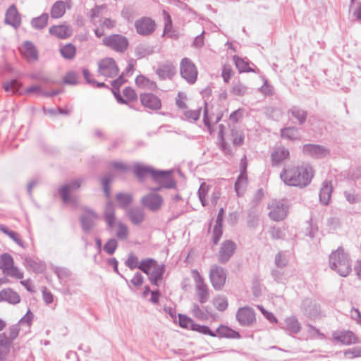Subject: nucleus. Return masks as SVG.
Instances as JSON below:
<instances>
[{"mask_svg":"<svg viewBox=\"0 0 361 361\" xmlns=\"http://www.w3.org/2000/svg\"><path fill=\"white\" fill-rule=\"evenodd\" d=\"M313 176V169L307 164L287 166L280 173V178L286 185L300 188L307 186Z\"/></svg>","mask_w":361,"mask_h":361,"instance_id":"1","label":"nucleus"},{"mask_svg":"<svg viewBox=\"0 0 361 361\" xmlns=\"http://www.w3.org/2000/svg\"><path fill=\"white\" fill-rule=\"evenodd\" d=\"M104 219L107 229L114 232L115 236L120 240H127L130 235L129 228L123 221L117 220L115 206L111 202H107L104 209Z\"/></svg>","mask_w":361,"mask_h":361,"instance_id":"2","label":"nucleus"},{"mask_svg":"<svg viewBox=\"0 0 361 361\" xmlns=\"http://www.w3.org/2000/svg\"><path fill=\"white\" fill-rule=\"evenodd\" d=\"M329 265L331 269L343 277L348 276L352 270L348 254L341 247L330 255Z\"/></svg>","mask_w":361,"mask_h":361,"instance_id":"3","label":"nucleus"},{"mask_svg":"<svg viewBox=\"0 0 361 361\" xmlns=\"http://www.w3.org/2000/svg\"><path fill=\"white\" fill-rule=\"evenodd\" d=\"M219 137L221 140V149L226 154L231 153V149L228 145V142H231L235 146H240L243 145L244 142V135L243 132L238 129H231V132L226 137L224 135V126L222 124L219 126Z\"/></svg>","mask_w":361,"mask_h":361,"instance_id":"4","label":"nucleus"},{"mask_svg":"<svg viewBox=\"0 0 361 361\" xmlns=\"http://www.w3.org/2000/svg\"><path fill=\"white\" fill-rule=\"evenodd\" d=\"M288 204L286 200H272L267 205L269 217L274 221L283 220L288 213Z\"/></svg>","mask_w":361,"mask_h":361,"instance_id":"5","label":"nucleus"},{"mask_svg":"<svg viewBox=\"0 0 361 361\" xmlns=\"http://www.w3.org/2000/svg\"><path fill=\"white\" fill-rule=\"evenodd\" d=\"M0 269L5 275L17 279H23V272L17 267L14 266L13 258L10 254L4 253L1 255Z\"/></svg>","mask_w":361,"mask_h":361,"instance_id":"6","label":"nucleus"},{"mask_svg":"<svg viewBox=\"0 0 361 361\" xmlns=\"http://www.w3.org/2000/svg\"><path fill=\"white\" fill-rule=\"evenodd\" d=\"M82 182L83 179L78 178L64 185L59 189V194L64 203L72 204L77 203V198L75 196H72L71 194L80 187Z\"/></svg>","mask_w":361,"mask_h":361,"instance_id":"7","label":"nucleus"},{"mask_svg":"<svg viewBox=\"0 0 361 361\" xmlns=\"http://www.w3.org/2000/svg\"><path fill=\"white\" fill-rule=\"evenodd\" d=\"M33 319L32 313L28 310L23 318L20 319L18 324L12 325L9 328V336L8 339L11 341L17 338L20 331L25 333L30 331V328Z\"/></svg>","mask_w":361,"mask_h":361,"instance_id":"8","label":"nucleus"},{"mask_svg":"<svg viewBox=\"0 0 361 361\" xmlns=\"http://www.w3.org/2000/svg\"><path fill=\"white\" fill-rule=\"evenodd\" d=\"M191 275L195 281V290L198 300L201 304H204L207 302L209 298V288L207 284L204 283L203 278L197 270H192Z\"/></svg>","mask_w":361,"mask_h":361,"instance_id":"9","label":"nucleus"},{"mask_svg":"<svg viewBox=\"0 0 361 361\" xmlns=\"http://www.w3.org/2000/svg\"><path fill=\"white\" fill-rule=\"evenodd\" d=\"M181 77L188 83L193 84L197 78V69L195 65L188 58H183L180 63Z\"/></svg>","mask_w":361,"mask_h":361,"instance_id":"10","label":"nucleus"},{"mask_svg":"<svg viewBox=\"0 0 361 361\" xmlns=\"http://www.w3.org/2000/svg\"><path fill=\"white\" fill-rule=\"evenodd\" d=\"M102 42L105 46L118 52H123L128 46V39L118 34L105 37L103 38Z\"/></svg>","mask_w":361,"mask_h":361,"instance_id":"11","label":"nucleus"},{"mask_svg":"<svg viewBox=\"0 0 361 361\" xmlns=\"http://www.w3.org/2000/svg\"><path fill=\"white\" fill-rule=\"evenodd\" d=\"M98 72L106 78H113L118 73V68L112 58H104L98 61Z\"/></svg>","mask_w":361,"mask_h":361,"instance_id":"12","label":"nucleus"},{"mask_svg":"<svg viewBox=\"0 0 361 361\" xmlns=\"http://www.w3.org/2000/svg\"><path fill=\"white\" fill-rule=\"evenodd\" d=\"M154 191L144 195L140 200L141 204L152 212L159 210L164 203L163 197Z\"/></svg>","mask_w":361,"mask_h":361,"instance_id":"13","label":"nucleus"},{"mask_svg":"<svg viewBox=\"0 0 361 361\" xmlns=\"http://www.w3.org/2000/svg\"><path fill=\"white\" fill-rule=\"evenodd\" d=\"M156 26L155 21L149 17H142L135 22L136 32L142 36H147L153 33Z\"/></svg>","mask_w":361,"mask_h":361,"instance_id":"14","label":"nucleus"},{"mask_svg":"<svg viewBox=\"0 0 361 361\" xmlns=\"http://www.w3.org/2000/svg\"><path fill=\"white\" fill-rule=\"evenodd\" d=\"M209 278L215 290H221L225 284L226 274L224 269L216 264L211 267Z\"/></svg>","mask_w":361,"mask_h":361,"instance_id":"15","label":"nucleus"},{"mask_svg":"<svg viewBox=\"0 0 361 361\" xmlns=\"http://www.w3.org/2000/svg\"><path fill=\"white\" fill-rule=\"evenodd\" d=\"M153 179L159 184V186L154 188L153 190H157L161 188H173L176 186V182L172 178L171 171H157L154 173Z\"/></svg>","mask_w":361,"mask_h":361,"instance_id":"16","label":"nucleus"},{"mask_svg":"<svg viewBox=\"0 0 361 361\" xmlns=\"http://www.w3.org/2000/svg\"><path fill=\"white\" fill-rule=\"evenodd\" d=\"M242 326H250L255 322V313L252 308L245 306L238 310L235 315Z\"/></svg>","mask_w":361,"mask_h":361,"instance_id":"17","label":"nucleus"},{"mask_svg":"<svg viewBox=\"0 0 361 361\" xmlns=\"http://www.w3.org/2000/svg\"><path fill=\"white\" fill-rule=\"evenodd\" d=\"M4 23L14 29H18L21 25V16L14 4L11 5L6 11Z\"/></svg>","mask_w":361,"mask_h":361,"instance_id":"18","label":"nucleus"},{"mask_svg":"<svg viewBox=\"0 0 361 361\" xmlns=\"http://www.w3.org/2000/svg\"><path fill=\"white\" fill-rule=\"evenodd\" d=\"M332 336L335 341L345 345L358 343V338L351 331H335Z\"/></svg>","mask_w":361,"mask_h":361,"instance_id":"19","label":"nucleus"},{"mask_svg":"<svg viewBox=\"0 0 361 361\" xmlns=\"http://www.w3.org/2000/svg\"><path fill=\"white\" fill-rule=\"evenodd\" d=\"M235 244L230 240H225L220 247L218 254L219 260L222 262H226L233 255L235 250Z\"/></svg>","mask_w":361,"mask_h":361,"instance_id":"20","label":"nucleus"},{"mask_svg":"<svg viewBox=\"0 0 361 361\" xmlns=\"http://www.w3.org/2000/svg\"><path fill=\"white\" fill-rule=\"evenodd\" d=\"M142 104L152 110H159L161 107V99L156 95L151 93L141 94L140 96Z\"/></svg>","mask_w":361,"mask_h":361,"instance_id":"21","label":"nucleus"},{"mask_svg":"<svg viewBox=\"0 0 361 361\" xmlns=\"http://www.w3.org/2000/svg\"><path fill=\"white\" fill-rule=\"evenodd\" d=\"M20 50L23 57L28 62H34L37 61L38 52L32 42L30 41L25 42Z\"/></svg>","mask_w":361,"mask_h":361,"instance_id":"22","label":"nucleus"},{"mask_svg":"<svg viewBox=\"0 0 361 361\" xmlns=\"http://www.w3.org/2000/svg\"><path fill=\"white\" fill-rule=\"evenodd\" d=\"M303 152L314 158H322L329 154L327 149L319 145L307 144L303 146Z\"/></svg>","mask_w":361,"mask_h":361,"instance_id":"23","label":"nucleus"},{"mask_svg":"<svg viewBox=\"0 0 361 361\" xmlns=\"http://www.w3.org/2000/svg\"><path fill=\"white\" fill-rule=\"evenodd\" d=\"M126 214L129 218L130 222L134 225H139L142 224L145 218V214L140 207H133L128 209Z\"/></svg>","mask_w":361,"mask_h":361,"instance_id":"24","label":"nucleus"},{"mask_svg":"<svg viewBox=\"0 0 361 361\" xmlns=\"http://www.w3.org/2000/svg\"><path fill=\"white\" fill-rule=\"evenodd\" d=\"M49 33L60 39H66L72 35L73 30L71 27L66 24L54 25L49 27Z\"/></svg>","mask_w":361,"mask_h":361,"instance_id":"25","label":"nucleus"},{"mask_svg":"<svg viewBox=\"0 0 361 361\" xmlns=\"http://www.w3.org/2000/svg\"><path fill=\"white\" fill-rule=\"evenodd\" d=\"M97 218L98 216L95 212L92 210H86L80 218L82 229L85 231H90L94 226Z\"/></svg>","mask_w":361,"mask_h":361,"instance_id":"26","label":"nucleus"},{"mask_svg":"<svg viewBox=\"0 0 361 361\" xmlns=\"http://www.w3.org/2000/svg\"><path fill=\"white\" fill-rule=\"evenodd\" d=\"M3 301L16 305L20 302V297L17 292L10 288H7L0 291V302Z\"/></svg>","mask_w":361,"mask_h":361,"instance_id":"27","label":"nucleus"},{"mask_svg":"<svg viewBox=\"0 0 361 361\" xmlns=\"http://www.w3.org/2000/svg\"><path fill=\"white\" fill-rule=\"evenodd\" d=\"M289 151L287 149L284 147H277L271 155L272 166H279L283 161L289 157Z\"/></svg>","mask_w":361,"mask_h":361,"instance_id":"28","label":"nucleus"},{"mask_svg":"<svg viewBox=\"0 0 361 361\" xmlns=\"http://www.w3.org/2000/svg\"><path fill=\"white\" fill-rule=\"evenodd\" d=\"M157 73L162 79H171L176 73V68L172 63L167 62L157 69Z\"/></svg>","mask_w":361,"mask_h":361,"instance_id":"29","label":"nucleus"},{"mask_svg":"<svg viewBox=\"0 0 361 361\" xmlns=\"http://www.w3.org/2000/svg\"><path fill=\"white\" fill-rule=\"evenodd\" d=\"M302 308L304 313L310 318L316 317L319 312V306L310 299H306L303 301Z\"/></svg>","mask_w":361,"mask_h":361,"instance_id":"30","label":"nucleus"},{"mask_svg":"<svg viewBox=\"0 0 361 361\" xmlns=\"http://www.w3.org/2000/svg\"><path fill=\"white\" fill-rule=\"evenodd\" d=\"M284 323L285 327L283 329L289 334H296L301 329L300 324L295 316L286 318Z\"/></svg>","mask_w":361,"mask_h":361,"instance_id":"31","label":"nucleus"},{"mask_svg":"<svg viewBox=\"0 0 361 361\" xmlns=\"http://www.w3.org/2000/svg\"><path fill=\"white\" fill-rule=\"evenodd\" d=\"M164 272V266L157 264L152 269L149 276V280L152 284L158 286L159 281L162 279V276Z\"/></svg>","mask_w":361,"mask_h":361,"instance_id":"32","label":"nucleus"},{"mask_svg":"<svg viewBox=\"0 0 361 361\" xmlns=\"http://www.w3.org/2000/svg\"><path fill=\"white\" fill-rule=\"evenodd\" d=\"M331 192L332 185L331 182L327 180L324 181L322 184V187L319 192V200L323 204H328L331 197Z\"/></svg>","mask_w":361,"mask_h":361,"instance_id":"33","label":"nucleus"},{"mask_svg":"<svg viewBox=\"0 0 361 361\" xmlns=\"http://www.w3.org/2000/svg\"><path fill=\"white\" fill-rule=\"evenodd\" d=\"M221 118V115L220 114H209L207 106H206L204 112V118L203 121L204 125L208 128V130L210 133H212V125L217 123Z\"/></svg>","mask_w":361,"mask_h":361,"instance_id":"34","label":"nucleus"},{"mask_svg":"<svg viewBox=\"0 0 361 361\" xmlns=\"http://www.w3.org/2000/svg\"><path fill=\"white\" fill-rule=\"evenodd\" d=\"M23 264L28 271L35 273L42 272L45 268L44 264L37 262L31 257H26L24 260Z\"/></svg>","mask_w":361,"mask_h":361,"instance_id":"35","label":"nucleus"},{"mask_svg":"<svg viewBox=\"0 0 361 361\" xmlns=\"http://www.w3.org/2000/svg\"><path fill=\"white\" fill-rule=\"evenodd\" d=\"M156 171H157L152 168L140 164H137L134 166V173L140 178H145L149 174L151 175L153 178L154 173H156Z\"/></svg>","mask_w":361,"mask_h":361,"instance_id":"36","label":"nucleus"},{"mask_svg":"<svg viewBox=\"0 0 361 361\" xmlns=\"http://www.w3.org/2000/svg\"><path fill=\"white\" fill-rule=\"evenodd\" d=\"M66 4L63 1H56L51 8L50 14L52 18H60L66 12Z\"/></svg>","mask_w":361,"mask_h":361,"instance_id":"37","label":"nucleus"},{"mask_svg":"<svg viewBox=\"0 0 361 361\" xmlns=\"http://www.w3.org/2000/svg\"><path fill=\"white\" fill-rule=\"evenodd\" d=\"M11 341L4 334H0V361L4 360L9 352Z\"/></svg>","mask_w":361,"mask_h":361,"instance_id":"38","label":"nucleus"},{"mask_svg":"<svg viewBox=\"0 0 361 361\" xmlns=\"http://www.w3.org/2000/svg\"><path fill=\"white\" fill-rule=\"evenodd\" d=\"M247 185V173H240L235 184V190L238 196L243 195Z\"/></svg>","mask_w":361,"mask_h":361,"instance_id":"39","label":"nucleus"},{"mask_svg":"<svg viewBox=\"0 0 361 361\" xmlns=\"http://www.w3.org/2000/svg\"><path fill=\"white\" fill-rule=\"evenodd\" d=\"M233 61L240 73L243 72H255L254 69L249 66V62L244 59L237 56H233Z\"/></svg>","mask_w":361,"mask_h":361,"instance_id":"40","label":"nucleus"},{"mask_svg":"<svg viewBox=\"0 0 361 361\" xmlns=\"http://www.w3.org/2000/svg\"><path fill=\"white\" fill-rule=\"evenodd\" d=\"M49 16L47 13H42L41 16L34 18L31 20V25L33 28L41 30L44 28L48 23Z\"/></svg>","mask_w":361,"mask_h":361,"instance_id":"41","label":"nucleus"},{"mask_svg":"<svg viewBox=\"0 0 361 361\" xmlns=\"http://www.w3.org/2000/svg\"><path fill=\"white\" fill-rule=\"evenodd\" d=\"M211 187L207 185L205 183L201 184L198 190V197L202 206H206L209 204V200L207 198L208 194Z\"/></svg>","mask_w":361,"mask_h":361,"instance_id":"42","label":"nucleus"},{"mask_svg":"<svg viewBox=\"0 0 361 361\" xmlns=\"http://www.w3.org/2000/svg\"><path fill=\"white\" fill-rule=\"evenodd\" d=\"M281 137L290 140H296L300 139V135L298 128L289 127L281 130Z\"/></svg>","mask_w":361,"mask_h":361,"instance_id":"43","label":"nucleus"},{"mask_svg":"<svg viewBox=\"0 0 361 361\" xmlns=\"http://www.w3.org/2000/svg\"><path fill=\"white\" fill-rule=\"evenodd\" d=\"M216 334H219L221 336L227 337V338H240V334L227 326H220L216 330Z\"/></svg>","mask_w":361,"mask_h":361,"instance_id":"44","label":"nucleus"},{"mask_svg":"<svg viewBox=\"0 0 361 361\" xmlns=\"http://www.w3.org/2000/svg\"><path fill=\"white\" fill-rule=\"evenodd\" d=\"M275 264L279 268L286 267L289 261V255L287 252H279L275 256Z\"/></svg>","mask_w":361,"mask_h":361,"instance_id":"45","label":"nucleus"},{"mask_svg":"<svg viewBox=\"0 0 361 361\" xmlns=\"http://www.w3.org/2000/svg\"><path fill=\"white\" fill-rule=\"evenodd\" d=\"M0 231L6 235H8L10 238H11L19 246L24 247L23 242L21 240V239L19 237V235L16 232L8 229L3 224H0Z\"/></svg>","mask_w":361,"mask_h":361,"instance_id":"46","label":"nucleus"},{"mask_svg":"<svg viewBox=\"0 0 361 361\" xmlns=\"http://www.w3.org/2000/svg\"><path fill=\"white\" fill-rule=\"evenodd\" d=\"M191 314L194 317L200 321H206L208 319L207 312L201 309L197 303L192 304Z\"/></svg>","mask_w":361,"mask_h":361,"instance_id":"47","label":"nucleus"},{"mask_svg":"<svg viewBox=\"0 0 361 361\" xmlns=\"http://www.w3.org/2000/svg\"><path fill=\"white\" fill-rule=\"evenodd\" d=\"M157 264V262L153 259H145L140 262L138 269L148 275Z\"/></svg>","mask_w":361,"mask_h":361,"instance_id":"48","label":"nucleus"},{"mask_svg":"<svg viewBox=\"0 0 361 361\" xmlns=\"http://www.w3.org/2000/svg\"><path fill=\"white\" fill-rule=\"evenodd\" d=\"M75 47L72 44H67L60 49L62 56L67 59H72L75 55Z\"/></svg>","mask_w":361,"mask_h":361,"instance_id":"49","label":"nucleus"},{"mask_svg":"<svg viewBox=\"0 0 361 361\" xmlns=\"http://www.w3.org/2000/svg\"><path fill=\"white\" fill-rule=\"evenodd\" d=\"M213 304L216 310L221 312L226 310L228 305L226 297L224 295H218L215 297L213 300Z\"/></svg>","mask_w":361,"mask_h":361,"instance_id":"50","label":"nucleus"},{"mask_svg":"<svg viewBox=\"0 0 361 361\" xmlns=\"http://www.w3.org/2000/svg\"><path fill=\"white\" fill-rule=\"evenodd\" d=\"M116 200L121 208H126L132 202V196L128 193H118Z\"/></svg>","mask_w":361,"mask_h":361,"instance_id":"51","label":"nucleus"},{"mask_svg":"<svg viewBox=\"0 0 361 361\" xmlns=\"http://www.w3.org/2000/svg\"><path fill=\"white\" fill-rule=\"evenodd\" d=\"M247 92V87L241 83L240 82L233 83L231 89V93L237 96H243L246 94Z\"/></svg>","mask_w":361,"mask_h":361,"instance_id":"52","label":"nucleus"},{"mask_svg":"<svg viewBox=\"0 0 361 361\" xmlns=\"http://www.w3.org/2000/svg\"><path fill=\"white\" fill-rule=\"evenodd\" d=\"M178 317L180 326L190 330L193 329V326H195V322L191 318L180 314H178Z\"/></svg>","mask_w":361,"mask_h":361,"instance_id":"53","label":"nucleus"},{"mask_svg":"<svg viewBox=\"0 0 361 361\" xmlns=\"http://www.w3.org/2000/svg\"><path fill=\"white\" fill-rule=\"evenodd\" d=\"M290 114L292 116L296 118L300 124L303 123L306 120L307 114L304 110L297 107H293L290 109Z\"/></svg>","mask_w":361,"mask_h":361,"instance_id":"54","label":"nucleus"},{"mask_svg":"<svg viewBox=\"0 0 361 361\" xmlns=\"http://www.w3.org/2000/svg\"><path fill=\"white\" fill-rule=\"evenodd\" d=\"M200 109L196 110H190L185 109L183 113L186 120L195 121L199 119L200 116Z\"/></svg>","mask_w":361,"mask_h":361,"instance_id":"55","label":"nucleus"},{"mask_svg":"<svg viewBox=\"0 0 361 361\" xmlns=\"http://www.w3.org/2000/svg\"><path fill=\"white\" fill-rule=\"evenodd\" d=\"M192 331L199 332L204 335H209L212 337L216 336V334L212 331L207 326L200 325L196 323L195 324V326H193Z\"/></svg>","mask_w":361,"mask_h":361,"instance_id":"56","label":"nucleus"},{"mask_svg":"<svg viewBox=\"0 0 361 361\" xmlns=\"http://www.w3.org/2000/svg\"><path fill=\"white\" fill-rule=\"evenodd\" d=\"M162 14L164 20V35L169 34L172 31V20L170 15L165 11L163 10Z\"/></svg>","mask_w":361,"mask_h":361,"instance_id":"57","label":"nucleus"},{"mask_svg":"<svg viewBox=\"0 0 361 361\" xmlns=\"http://www.w3.org/2000/svg\"><path fill=\"white\" fill-rule=\"evenodd\" d=\"M345 357L353 359L361 357V346H356L344 351Z\"/></svg>","mask_w":361,"mask_h":361,"instance_id":"58","label":"nucleus"},{"mask_svg":"<svg viewBox=\"0 0 361 361\" xmlns=\"http://www.w3.org/2000/svg\"><path fill=\"white\" fill-rule=\"evenodd\" d=\"M25 93L26 94L36 93L37 94H44L45 96H54L57 94V92H54L52 93L43 92L40 86L32 85L25 90Z\"/></svg>","mask_w":361,"mask_h":361,"instance_id":"59","label":"nucleus"},{"mask_svg":"<svg viewBox=\"0 0 361 361\" xmlns=\"http://www.w3.org/2000/svg\"><path fill=\"white\" fill-rule=\"evenodd\" d=\"M118 247L117 240L115 238L109 239L104 246V250L109 255L114 253Z\"/></svg>","mask_w":361,"mask_h":361,"instance_id":"60","label":"nucleus"},{"mask_svg":"<svg viewBox=\"0 0 361 361\" xmlns=\"http://www.w3.org/2000/svg\"><path fill=\"white\" fill-rule=\"evenodd\" d=\"M83 76L86 80V82L92 86H97L98 87H104L105 84L104 82H98L92 79V75L90 73L87 69H83L82 71Z\"/></svg>","mask_w":361,"mask_h":361,"instance_id":"61","label":"nucleus"},{"mask_svg":"<svg viewBox=\"0 0 361 361\" xmlns=\"http://www.w3.org/2000/svg\"><path fill=\"white\" fill-rule=\"evenodd\" d=\"M20 86L21 84L17 80H13L5 84L4 90L6 92L14 93L19 90Z\"/></svg>","mask_w":361,"mask_h":361,"instance_id":"62","label":"nucleus"},{"mask_svg":"<svg viewBox=\"0 0 361 361\" xmlns=\"http://www.w3.org/2000/svg\"><path fill=\"white\" fill-rule=\"evenodd\" d=\"M186 99H187V97H186V94L185 93L178 92V94L177 95L176 104L179 109H183V111L185 109H187V106L185 104Z\"/></svg>","mask_w":361,"mask_h":361,"instance_id":"63","label":"nucleus"},{"mask_svg":"<svg viewBox=\"0 0 361 361\" xmlns=\"http://www.w3.org/2000/svg\"><path fill=\"white\" fill-rule=\"evenodd\" d=\"M139 264L138 258L133 254L130 255L126 262V265L131 270L135 268H138Z\"/></svg>","mask_w":361,"mask_h":361,"instance_id":"64","label":"nucleus"}]
</instances>
